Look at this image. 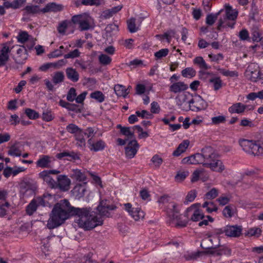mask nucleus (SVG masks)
<instances>
[{"mask_svg": "<svg viewBox=\"0 0 263 263\" xmlns=\"http://www.w3.org/2000/svg\"><path fill=\"white\" fill-rule=\"evenodd\" d=\"M90 208H79L72 206L67 199H63L57 203L53 206L47 227L53 229L64 223L71 216H77L76 222L80 228L85 230H90L103 224L100 217L93 214Z\"/></svg>", "mask_w": 263, "mask_h": 263, "instance_id": "obj_1", "label": "nucleus"}, {"mask_svg": "<svg viewBox=\"0 0 263 263\" xmlns=\"http://www.w3.org/2000/svg\"><path fill=\"white\" fill-rule=\"evenodd\" d=\"M201 164L212 171L221 173L225 170L223 162L219 159V155L211 146L203 148L201 152Z\"/></svg>", "mask_w": 263, "mask_h": 263, "instance_id": "obj_2", "label": "nucleus"}, {"mask_svg": "<svg viewBox=\"0 0 263 263\" xmlns=\"http://www.w3.org/2000/svg\"><path fill=\"white\" fill-rule=\"evenodd\" d=\"M261 146L255 141L245 139H240L239 144L242 150L246 153L252 155H263V137L261 140Z\"/></svg>", "mask_w": 263, "mask_h": 263, "instance_id": "obj_3", "label": "nucleus"}, {"mask_svg": "<svg viewBox=\"0 0 263 263\" xmlns=\"http://www.w3.org/2000/svg\"><path fill=\"white\" fill-rule=\"evenodd\" d=\"M167 214L170 218V223H175V226L185 227L187 223V220H182L181 215L179 214V211L177 209V204L174 202L168 204L166 210Z\"/></svg>", "mask_w": 263, "mask_h": 263, "instance_id": "obj_4", "label": "nucleus"}, {"mask_svg": "<svg viewBox=\"0 0 263 263\" xmlns=\"http://www.w3.org/2000/svg\"><path fill=\"white\" fill-rule=\"evenodd\" d=\"M71 22L74 24H79L81 31L88 30L91 27L92 18L88 14L84 13L73 15Z\"/></svg>", "mask_w": 263, "mask_h": 263, "instance_id": "obj_5", "label": "nucleus"}, {"mask_svg": "<svg viewBox=\"0 0 263 263\" xmlns=\"http://www.w3.org/2000/svg\"><path fill=\"white\" fill-rule=\"evenodd\" d=\"M204 249L214 250L220 246V239L218 236H214L203 239L200 245Z\"/></svg>", "mask_w": 263, "mask_h": 263, "instance_id": "obj_6", "label": "nucleus"}, {"mask_svg": "<svg viewBox=\"0 0 263 263\" xmlns=\"http://www.w3.org/2000/svg\"><path fill=\"white\" fill-rule=\"evenodd\" d=\"M124 206L125 209L129 213L135 220L139 221L144 218L145 216L144 213L140 208H132V204L129 203H125Z\"/></svg>", "mask_w": 263, "mask_h": 263, "instance_id": "obj_7", "label": "nucleus"}, {"mask_svg": "<svg viewBox=\"0 0 263 263\" xmlns=\"http://www.w3.org/2000/svg\"><path fill=\"white\" fill-rule=\"evenodd\" d=\"M116 208L114 205L108 204L107 200H102L97 206V211L101 216L108 217L110 215V211L115 210Z\"/></svg>", "mask_w": 263, "mask_h": 263, "instance_id": "obj_8", "label": "nucleus"}, {"mask_svg": "<svg viewBox=\"0 0 263 263\" xmlns=\"http://www.w3.org/2000/svg\"><path fill=\"white\" fill-rule=\"evenodd\" d=\"M36 186L29 182H24L20 185V193L24 196L28 197L34 194Z\"/></svg>", "mask_w": 263, "mask_h": 263, "instance_id": "obj_9", "label": "nucleus"}, {"mask_svg": "<svg viewBox=\"0 0 263 263\" xmlns=\"http://www.w3.org/2000/svg\"><path fill=\"white\" fill-rule=\"evenodd\" d=\"M139 148V144L136 140L129 141L127 146L125 148V155L128 158H133L136 154Z\"/></svg>", "mask_w": 263, "mask_h": 263, "instance_id": "obj_10", "label": "nucleus"}, {"mask_svg": "<svg viewBox=\"0 0 263 263\" xmlns=\"http://www.w3.org/2000/svg\"><path fill=\"white\" fill-rule=\"evenodd\" d=\"M225 234L230 237L239 236L242 232V227L237 226H227L224 228Z\"/></svg>", "mask_w": 263, "mask_h": 263, "instance_id": "obj_11", "label": "nucleus"}, {"mask_svg": "<svg viewBox=\"0 0 263 263\" xmlns=\"http://www.w3.org/2000/svg\"><path fill=\"white\" fill-rule=\"evenodd\" d=\"M18 48L17 49V56L15 58V63L18 64H23L27 59V49L24 46H17Z\"/></svg>", "mask_w": 263, "mask_h": 263, "instance_id": "obj_12", "label": "nucleus"}, {"mask_svg": "<svg viewBox=\"0 0 263 263\" xmlns=\"http://www.w3.org/2000/svg\"><path fill=\"white\" fill-rule=\"evenodd\" d=\"M71 181L66 175H60L58 177L57 187L61 190L67 191L69 189Z\"/></svg>", "mask_w": 263, "mask_h": 263, "instance_id": "obj_13", "label": "nucleus"}, {"mask_svg": "<svg viewBox=\"0 0 263 263\" xmlns=\"http://www.w3.org/2000/svg\"><path fill=\"white\" fill-rule=\"evenodd\" d=\"M40 177L51 188H56L57 187V182L52 179L48 171H43L40 173Z\"/></svg>", "mask_w": 263, "mask_h": 263, "instance_id": "obj_14", "label": "nucleus"}, {"mask_svg": "<svg viewBox=\"0 0 263 263\" xmlns=\"http://www.w3.org/2000/svg\"><path fill=\"white\" fill-rule=\"evenodd\" d=\"M188 88V85L183 82H177L170 85L169 90L175 93H180L186 90Z\"/></svg>", "mask_w": 263, "mask_h": 263, "instance_id": "obj_15", "label": "nucleus"}, {"mask_svg": "<svg viewBox=\"0 0 263 263\" xmlns=\"http://www.w3.org/2000/svg\"><path fill=\"white\" fill-rule=\"evenodd\" d=\"M23 144L19 142H15L12 145L8 152V154L13 157H19L22 155Z\"/></svg>", "mask_w": 263, "mask_h": 263, "instance_id": "obj_16", "label": "nucleus"}, {"mask_svg": "<svg viewBox=\"0 0 263 263\" xmlns=\"http://www.w3.org/2000/svg\"><path fill=\"white\" fill-rule=\"evenodd\" d=\"M88 144L90 151L94 152L102 151L106 146L105 143L102 140L94 143L91 139H89L88 140Z\"/></svg>", "mask_w": 263, "mask_h": 263, "instance_id": "obj_17", "label": "nucleus"}, {"mask_svg": "<svg viewBox=\"0 0 263 263\" xmlns=\"http://www.w3.org/2000/svg\"><path fill=\"white\" fill-rule=\"evenodd\" d=\"M63 8V6L61 4L51 3L47 4L46 6L41 10V11L43 13L48 12H57L62 11Z\"/></svg>", "mask_w": 263, "mask_h": 263, "instance_id": "obj_18", "label": "nucleus"}, {"mask_svg": "<svg viewBox=\"0 0 263 263\" xmlns=\"http://www.w3.org/2000/svg\"><path fill=\"white\" fill-rule=\"evenodd\" d=\"M123 8L122 5L112 7L103 11L101 14V17L104 19H107L112 17L114 15L119 12Z\"/></svg>", "mask_w": 263, "mask_h": 263, "instance_id": "obj_19", "label": "nucleus"}, {"mask_svg": "<svg viewBox=\"0 0 263 263\" xmlns=\"http://www.w3.org/2000/svg\"><path fill=\"white\" fill-rule=\"evenodd\" d=\"M182 163L188 164H201L200 153L184 158L182 160Z\"/></svg>", "mask_w": 263, "mask_h": 263, "instance_id": "obj_20", "label": "nucleus"}, {"mask_svg": "<svg viewBox=\"0 0 263 263\" xmlns=\"http://www.w3.org/2000/svg\"><path fill=\"white\" fill-rule=\"evenodd\" d=\"M52 161V158L48 155H42L36 161V165L37 167L41 168H49L50 167V163Z\"/></svg>", "mask_w": 263, "mask_h": 263, "instance_id": "obj_21", "label": "nucleus"}, {"mask_svg": "<svg viewBox=\"0 0 263 263\" xmlns=\"http://www.w3.org/2000/svg\"><path fill=\"white\" fill-rule=\"evenodd\" d=\"M56 157L59 159H61L65 157H68L69 158L67 159V160L69 161L80 159V157L78 153H75L73 151H64L62 153L57 154Z\"/></svg>", "mask_w": 263, "mask_h": 263, "instance_id": "obj_22", "label": "nucleus"}, {"mask_svg": "<svg viewBox=\"0 0 263 263\" xmlns=\"http://www.w3.org/2000/svg\"><path fill=\"white\" fill-rule=\"evenodd\" d=\"M86 190V183L84 182L81 184H77L72 190L73 194L77 198L80 199L84 196Z\"/></svg>", "mask_w": 263, "mask_h": 263, "instance_id": "obj_23", "label": "nucleus"}, {"mask_svg": "<svg viewBox=\"0 0 263 263\" xmlns=\"http://www.w3.org/2000/svg\"><path fill=\"white\" fill-rule=\"evenodd\" d=\"M10 52L9 47L5 45L1 50L0 53V66L6 64L9 59L8 53Z\"/></svg>", "mask_w": 263, "mask_h": 263, "instance_id": "obj_24", "label": "nucleus"}, {"mask_svg": "<svg viewBox=\"0 0 263 263\" xmlns=\"http://www.w3.org/2000/svg\"><path fill=\"white\" fill-rule=\"evenodd\" d=\"M209 252L215 256H221L222 255H230L231 254V250L224 246L220 245L214 250H210Z\"/></svg>", "mask_w": 263, "mask_h": 263, "instance_id": "obj_25", "label": "nucleus"}, {"mask_svg": "<svg viewBox=\"0 0 263 263\" xmlns=\"http://www.w3.org/2000/svg\"><path fill=\"white\" fill-rule=\"evenodd\" d=\"M23 11L24 12L23 15L25 16L37 14L41 10L37 5H28L23 9Z\"/></svg>", "mask_w": 263, "mask_h": 263, "instance_id": "obj_26", "label": "nucleus"}, {"mask_svg": "<svg viewBox=\"0 0 263 263\" xmlns=\"http://www.w3.org/2000/svg\"><path fill=\"white\" fill-rule=\"evenodd\" d=\"M66 74L67 78L73 82H77L79 79V73L71 67H68L66 69Z\"/></svg>", "mask_w": 263, "mask_h": 263, "instance_id": "obj_27", "label": "nucleus"}, {"mask_svg": "<svg viewBox=\"0 0 263 263\" xmlns=\"http://www.w3.org/2000/svg\"><path fill=\"white\" fill-rule=\"evenodd\" d=\"M226 16H224L223 18H220L218 21V24L217 26V29L220 30L221 27H230L233 28L235 22L231 21L229 19H227Z\"/></svg>", "mask_w": 263, "mask_h": 263, "instance_id": "obj_28", "label": "nucleus"}, {"mask_svg": "<svg viewBox=\"0 0 263 263\" xmlns=\"http://www.w3.org/2000/svg\"><path fill=\"white\" fill-rule=\"evenodd\" d=\"M129 88H131V87L129 86L128 88L126 89L125 86L122 85L117 84L114 86V91L118 97H123L125 98L129 93L128 89Z\"/></svg>", "mask_w": 263, "mask_h": 263, "instance_id": "obj_29", "label": "nucleus"}, {"mask_svg": "<svg viewBox=\"0 0 263 263\" xmlns=\"http://www.w3.org/2000/svg\"><path fill=\"white\" fill-rule=\"evenodd\" d=\"M246 108V105L241 103H236L230 106L228 110L231 114H241L245 111Z\"/></svg>", "mask_w": 263, "mask_h": 263, "instance_id": "obj_30", "label": "nucleus"}, {"mask_svg": "<svg viewBox=\"0 0 263 263\" xmlns=\"http://www.w3.org/2000/svg\"><path fill=\"white\" fill-rule=\"evenodd\" d=\"M238 15V12L235 10H233L232 8V7L230 6H226V15L225 16L227 17V19H229L231 21L233 22H235V20L236 19Z\"/></svg>", "mask_w": 263, "mask_h": 263, "instance_id": "obj_31", "label": "nucleus"}, {"mask_svg": "<svg viewBox=\"0 0 263 263\" xmlns=\"http://www.w3.org/2000/svg\"><path fill=\"white\" fill-rule=\"evenodd\" d=\"M189 145L188 140H184L181 143L177 149L173 152V155L175 157L180 156L182 153L184 152Z\"/></svg>", "mask_w": 263, "mask_h": 263, "instance_id": "obj_32", "label": "nucleus"}, {"mask_svg": "<svg viewBox=\"0 0 263 263\" xmlns=\"http://www.w3.org/2000/svg\"><path fill=\"white\" fill-rule=\"evenodd\" d=\"M117 128L120 129V133L123 135L128 137V138H132L134 137V131L131 130V128L129 127H123L121 125L118 124L117 125Z\"/></svg>", "mask_w": 263, "mask_h": 263, "instance_id": "obj_33", "label": "nucleus"}, {"mask_svg": "<svg viewBox=\"0 0 263 263\" xmlns=\"http://www.w3.org/2000/svg\"><path fill=\"white\" fill-rule=\"evenodd\" d=\"M71 177L78 181H84L86 180V177L84 173L79 170H73L71 174Z\"/></svg>", "mask_w": 263, "mask_h": 263, "instance_id": "obj_34", "label": "nucleus"}, {"mask_svg": "<svg viewBox=\"0 0 263 263\" xmlns=\"http://www.w3.org/2000/svg\"><path fill=\"white\" fill-rule=\"evenodd\" d=\"M251 34L252 35V40L254 42H259L261 39V33L259 28L256 26H254L251 29Z\"/></svg>", "mask_w": 263, "mask_h": 263, "instance_id": "obj_35", "label": "nucleus"}, {"mask_svg": "<svg viewBox=\"0 0 263 263\" xmlns=\"http://www.w3.org/2000/svg\"><path fill=\"white\" fill-rule=\"evenodd\" d=\"M209 82L213 84L215 91L219 90L222 87V81L219 77H212L209 80Z\"/></svg>", "mask_w": 263, "mask_h": 263, "instance_id": "obj_36", "label": "nucleus"}, {"mask_svg": "<svg viewBox=\"0 0 263 263\" xmlns=\"http://www.w3.org/2000/svg\"><path fill=\"white\" fill-rule=\"evenodd\" d=\"M64 74L62 71H58L55 72L52 76V82L54 84H58L62 83L64 80Z\"/></svg>", "mask_w": 263, "mask_h": 263, "instance_id": "obj_37", "label": "nucleus"}, {"mask_svg": "<svg viewBox=\"0 0 263 263\" xmlns=\"http://www.w3.org/2000/svg\"><path fill=\"white\" fill-rule=\"evenodd\" d=\"M202 207L206 208V211L209 213L218 210V208L214 202L205 201L202 204Z\"/></svg>", "mask_w": 263, "mask_h": 263, "instance_id": "obj_38", "label": "nucleus"}, {"mask_svg": "<svg viewBox=\"0 0 263 263\" xmlns=\"http://www.w3.org/2000/svg\"><path fill=\"white\" fill-rule=\"evenodd\" d=\"M37 207L36 201L35 199L32 200L27 206L26 211L27 214L31 215L36 211Z\"/></svg>", "mask_w": 263, "mask_h": 263, "instance_id": "obj_39", "label": "nucleus"}, {"mask_svg": "<svg viewBox=\"0 0 263 263\" xmlns=\"http://www.w3.org/2000/svg\"><path fill=\"white\" fill-rule=\"evenodd\" d=\"M192 215L191 218V220L193 221H198L200 220H202L204 216L202 212L199 210H193L192 212Z\"/></svg>", "mask_w": 263, "mask_h": 263, "instance_id": "obj_40", "label": "nucleus"}, {"mask_svg": "<svg viewBox=\"0 0 263 263\" xmlns=\"http://www.w3.org/2000/svg\"><path fill=\"white\" fill-rule=\"evenodd\" d=\"M90 96L99 103H102L105 100V96L100 91H95L91 93Z\"/></svg>", "mask_w": 263, "mask_h": 263, "instance_id": "obj_41", "label": "nucleus"}, {"mask_svg": "<svg viewBox=\"0 0 263 263\" xmlns=\"http://www.w3.org/2000/svg\"><path fill=\"white\" fill-rule=\"evenodd\" d=\"M66 129L69 133L74 134V136L78 133H81V132L82 130L77 125L72 123L68 124L66 126Z\"/></svg>", "mask_w": 263, "mask_h": 263, "instance_id": "obj_42", "label": "nucleus"}, {"mask_svg": "<svg viewBox=\"0 0 263 263\" xmlns=\"http://www.w3.org/2000/svg\"><path fill=\"white\" fill-rule=\"evenodd\" d=\"M251 66H249L248 72H250L249 74L250 77L249 79L251 81L253 82H256L258 80V79H260V71L259 70L255 69L254 71L251 70L250 68Z\"/></svg>", "mask_w": 263, "mask_h": 263, "instance_id": "obj_43", "label": "nucleus"}, {"mask_svg": "<svg viewBox=\"0 0 263 263\" xmlns=\"http://www.w3.org/2000/svg\"><path fill=\"white\" fill-rule=\"evenodd\" d=\"M222 10H220L219 12L216 13V14H209L206 16V23L209 25H212L215 22L216 20L217 19L218 16L220 14Z\"/></svg>", "mask_w": 263, "mask_h": 263, "instance_id": "obj_44", "label": "nucleus"}, {"mask_svg": "<svg viewBox=\"0 0 263 263\" xmlns=\"http://www.w3.org/2000/svg\"><path fill=\"white\" fill-rule=\"evenodd\" d=\"M182 76L185 78H192L196 75V71L191 67H187L182 70Z\"/></svg>", "mask_w": 263, "mask_h": 263, "instance_id": "obj_45", "label": "nucleus"}, {"mask_svg": "<svg viewBox=\"0 0 263 263\" xmlns=\"http://www.w3.org/2000/svg\"><path fill=\"white\" fill-rule=\"evenodd\" d=\"M234 209L231 205L226 206L223 211L222 214L226 218H231L234 215Z\"/></svg>", "mask_w": 263, "mask_h": 263, "instance_id": "obj_46", "label": "nucleus"}, {"mask_svg": "<svg viewBox=\"0 0 263 263\" xmlns=\"http://www.w3.org/2000/svg\"><path fill=\"white\" fill-rule=\"evenodd\" d=\"M69 23L68 21L64 20L59 24L57 30L60 34L62 35H64L65 34L66 30L67 28Z\"/></svg>", "mask_w": 263, "mask_h": 263, "instance_id": "obj_47", "label": "nucleus"}, {"mask_svg": "<svg viewBox=\"0 0 263 263\" xmlns=\"http://www.w3.org/2000/svg\"><path fill=\"white\" fill-rule=\"evenodd\" d=\"M194 62L195 64H197L201 68L206 70L210 68L207 65L205 62L201 57H196L194 60Z\"/></svg>", "mask_w": 263, "mask_h": 263, "instance_id": "obj_48", "label": "nucleus"}, {"mask_svg": "<svg viewBox=\"0 0 263 263\" xmlns=\"http://www.w3.org/2000/svg\"><path fill=\"white\" fill-rule=\"evenodd\" d=\"M25 114L31 120L37 119L39 117V114L35 110L31 108H26L25 109Z\"/></svg>", "mask_w": 263, "mask_h": 263, "instance_id": "obj_49", "label": "nucleus"}, {"mask_svg": "<svg viewBox=\"0 0 263 263\" xmlns=\"http://www.w3.org/2000/svg\"><path fill=\"white\" fill-rule=\"evenodd\" d=\"M218 195V191L216 188H212L205 194V198L208 200H212Z\"/></svg>", "mask_w": 263, "mask_h": 263, "instance_id": "obj_50", "label": "nucleus"}, {"mask_svg": "<svg viewBox=\"0 0 263 263\" xmlns=\"http://www.w3.org/2000/svg\"><path fill=\"white\" fill-rule=\"evenodd\" d=\"M197 196V192L195 190L190 191L187 194L184 203L185 204H188L189 202L193 201L195 198Z\"/></svg>", "mask_w": 263, "mask_h": 263, "instance_id": "obj_51", "label": "nucleus"}, {"mask_svg": "<svg viewBox=\"0 0 263 263\" xmlns=\"http://www.w3.org/2000/svg\"><path fill=\"white\" fill-rule=\"evenodd\" d=\"M100 63L103 65H109L111 62V59L105 54H101L99 57Z\"/></svg>", "mask_w": 263, "mask_h": 263, "instance_id": "obj_52", "label": "nucleus"}, {"mask_svg": "<svg viewBox=\"0 0 263 263\" xmlns=\"http://www.w3.org/2000/svg\"><path fill=\"white\" fill-rule=\"evenodd\" d=\"M220 73L226 77H237L238 72L235 71H230L222 68L217 69Z\"/></svg>", "mask_w": 263, "mask_h": 263, "instance_id": "obj_53", "label": "nucleus"}, {"mask_svg": "<svg viewBox=\"0 0 263 263\" xmlns=\"http://www.w3.org/2000/svg\"><path fill=\"white\" fill-rule=\"evenodd\" d=\"M226 121V117L223 115L216 116L211 118L212 123L214 125H218L220 123H224Z\"/></svg>", "mask_w": 263, "mask_h": 263, "instance_id": "obj_54", "label": "nucleus"}, {"mask_svg": "<svg viewBox=\"0 0 263 263\" xmlns=\"http://www.w3.org/2000/svg\"><path fill=\"white\" fill-rule=\"evenodd\" d=\"M75 138L78 141L77 145L79 146L83 147L85 145V140L83 137V132L82 130L81 133H78L75 136Z\"/></svg>", "mask_w": 263, "mask_h": 263, "instance_id": "obj_55", "label": "nucleus"}, {"mask_svg": "<svg viewBox=\"0 0 263 263\" xmlns=\"http://www.w3.org/2000/svg\"><path fill=\"white\" fill-rule=\"evenodd\" d=\"M136 20L134 18H131L127 21V26L129 32L133 33L138 30V27H136L135 24Z\"/></svg>", "mask_w": 263, "mask_h": 263, "instance_id": "obj_56", "label": "nucleus"}, {"mask_svg": "<svg viewBox=\"0 0 263 263\" xmlns=\"http://www.w3.org/2000/svg\"><path fill=\"white\" fill-rule=\"evenodd\" d=\"M136 114L138 117L142 119H152L153 117V115L146 110H142L141 111H136Z\"/></svg>", "mask_w": 263, "mask_h": 263, "instance_id": "obj_57", "label": "nucleus"}, {"mask_svg": "<svg viewBox=\"0 0 263 263\" xmlns=\"http://www.w3.org/2000/svg\"><path fill=\"white\" fill-rule=\"evenodd\" d=\"M81 4L85 6H99L101 4V0H82Z\"/></svg>", "mask_w": 263, "mask_h": 263, "instance_id": "obj_58", "label": "nucleus"}, {"mask_svg": "<svg viewBox=\"0 0 263 263\" xmlns=\"http://www.w3.org/2000/svg\"><path fill=\"white\" fill-rule=\"evenodd\" d=\"M29 35L26 31H21L17 36V41L21 43H24L28 40Z\"/></svg>", "mask_w": 263, "mask_h": 263, "instance_id": "obj_59", "label": "nucleus"}, {"mask_svg": "<svg viewBox=\"0 0 263 263\" xmlns=\"http://www.w3.org/2000/svg\"><path fill=\"white\" fill-rule=\"evenodd\" d=\"M77 96L76 89L73 87L70 88L67 95V100L69 102L73 101Z\"/></svg>", "mask_w": 263, "mask_h": 263, "instance_id": "obj_60", "label": "nucleus"}, {"mask_svg": "<svg viewBox=\"0 0 263 263\" xmlns=\"http://www.w3.org/2000/svg\"><path fill=\"white\" fill-rule=\"evenodd\" d=\"M80 55L79 50L77 49L69 52L68 53L64 55L65 59H73L75 58L79 57Z\"/></svg>", "mask_w": 263, "mask_h": 263, "instance_id": "obj_61", "label": "nucleus"}, {"mask_svg": "<svg viewBox=\"0 0 263 263\" xmlns=\"http://www.w3.org/2000/svg\"><path fill=\"white\" fill-rule=\"evenodd\" d=\"M169 50L167 48L162 49L155 53V56L158 59L166 57L168 53Z\"/></svg>", "mask_w": 263, "mask_h": 263, "instance_id": "obj_62", "label": "nucleus"}, {"mask_svg": "<svg viewBox=\"0 0 263 263\" xmlns=\"http://www.w3.org/2000/svg\"><path fill=\"white\" fill-rule=\"evenodd\" d=\"M54 118V116L50 111H46L43 113L42 119L46 122H49L52 120Z\"/></svg>", "mask_w": 263, "mask_h": 263, "instance_id": "obj_63", "label": "nucleus"}, {"mask_svg": "<svg viewBox=\"0 0 263 263\" xmlns=\"http://www.w3.org/2000/svg\"><path fill=\"white\" fill-rule=\"evenodd\" d=\"M239 37L242 41L249 40L250 38L248 31L246 29H242L239 33Z\"/></svg>", "mask_w": 263, "mask_h": 263, "instance_id": "obj_64", "label": "nucleus"}]
</instances>
